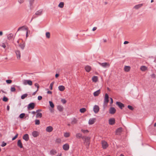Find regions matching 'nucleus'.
<instances>
[{"mask_svg":"<svg viewBox=\"0 0 156 156\" xmlns=\"http://www.w3.org/2000/svg\"><path fill=\"white\" fill-rule=\"evenodd\" d=\"M99 108L97 105H95L93 108V111L95 113H97L99 111Z\"/></svg>","mask_w":156,"mask_h":156,"instance_id":"9d476101","label":"nucleus"},{"mask_svg":"<svg viewBox=\"0 0 156 156\" xmlns=\"http://www.w3.org/2000/svg\"><path fill=\"white\" fill-rule=\"evenodd\" d=\"M42 110L41 109H38L36 111V113H39L38 112L41 111Z\"/></svg>","mask_w":156,"mask_h":156,"instance_id":"052dcab7","label":"nucleus"},{"mask_svg":"<svg viewBox=\"0 0 156 156\" xmlns=\"http://www.w3.org/2000/svg\"><path fill=\"white\" fill-rule=\"evenodd\" d=\"M61 141V140L60 138H58L56 140V142L58 143H60Z\"/></svg>","mask_w":156,"mask_h":156,"instance_id":"de8ad7c7","label":"nucleus"},{"mask_svg":"<svg viewBox=\"0 0 156 156\" xmlns=\"http://www.w3.org/2000/svg\"><path fill=\"white\" fill-rule=\"evenodd\" d=\"M92 81L94 82H96L98 80V77L97 76H94L92 78Z\"/></svg>","mask_w":156,"mask_h":156,"instance_id":"c85d7f7f","label":"nucleus"},{"mask_svg":"<svg viewBox=\"0 0 156 156\" xmlns=\"http://www.w3.org/2000/svg\"><path fill=\"white\" fill-rule=\"evenodd\" d=\"M64 5V3L63 2H60L58 5V7L60 8H62L63 7Z\"/></svg>","mask_w":156,"mask_h":156,"instance_id":"7c9ffc66","label":"nucleus"},{"mask_svg":"<svg viewBox=\"0 0 156 156\" xmlns=\"http://www.w3.org/2000/svg\"><path fill=\"white\" fill-rule=\"evenodd\" d=\"M39 133L37 131H34L32 133V135L34 137H37L39 135Z\"/></svg>","mask_w":156,"mask_h":156,"instance_id":"a211bd4d","label":"nucleus"},{"mask_svg":"<svg viewBox=\"0 0 156 156\" xmlns=\"http://www.w3.org/2000/svg\"><path fill=\"white\" fill-rule=\"evenodd\" d=\"M124 70L126 72H129L130 69V67L129 66H125L124 67Z\"/></svg>","mask_w":156,"mask_h":156,"instance_id":"5701e85b","label":"nucleus"},{"mask_svg":"<svg viewBox=\"0 0 156 156\" xmlns=\"http://www.w3.org/2000/svg\"><path fill=\"white\" fill-rule=\"evenodd\" d=\"M128 43H129V42L128 41H126L124 42V44H128Z\"/></svg>","mask_w":156,"mask_h":156,"instance_id":"0e129e2a","label":"nucleus"},{"mask_svg":"<svg viewBox=\"0 0 156 156\" xmlns=\"http://www.w3.org/2000/svg\"><path fill=\"white\" fill-rule=\"evenodd\" d=\"M19 46L23 50L25 46V44L24 43L19 44Z\"/></svg>","mask_w":156,"mask_h":156,"instance_id":"2f4dec72","label":"nucleus"},{"mask_svg":"<svg viewBox=\"0 0 156 156\" xmlns=\"http://www.w3.org/2000/svg\"><path fill=\"white\" fill-rule=\"evenodd\" d=\"M49 103L50 104V107L52 108H53L54 107V105L51 101H49Z\"/></svg>","mask_w":156,"mask_h":156,"instance_id":"e433bc0d","label":"nucleus"},{"mask_svg":"<svg viewBox=\"0 0 156 156\" xmlns=\"http://www.w3.org/2000/svg\"><path fill=\"white\" fill-rule=\"evenodd\" d=\"M69 145L68 144H66L63 146V148L65 151H67L69 149Z\"/></svg>","mask_w":156,"mask_h":156,"instance_id":"4468645a","label":"nucleus"},{"mask_svg":"<svg viewBox=\"0 0 156 156\" xmlns=\"http://www.w3.org/2000/svg\"><path fill=\"white\" fill-rule=\"evenodd\" d=\"M115 109L114 107L110 108L109 109V113L112 114H114L116 112Z\"/></svg>","mask_w":156,"mask_h":156,"instance_id":"ddd939ff","label":"nucleus"},{"mask_svg":"<svg viewBox=\"0 0 156 156\" xmlns=\"http://www.w3.org/2000/svg\"><path fill=\"white\" fill-rule=\"evenodd\" d=\"M110 99H111V103L112 104L113 102V100H112V98H110Z\"/></svg>","mask_w":156,"mask_h":156,"instance_id":"774afa93","label":"nucleus"},{"mask_svg":"<svg viewBox=\"0 0 156 156\" xmlns=\"http://www.w3.org/2000/svg\"><path fill=\"white\" fill-rule=\"evenodd\" d=\"M28 94H24L23 95H22L21 96V98L22 99H24L25 98L27 97V96Z\"/></svg>","mask_w":156,"mask_h":156,"instance_id":"58836bf2","label":"nucleus"},{"mask_svg":"<svg viewBox=\"0 0 156 156\" xmlns=\"http://www.w3.org/2000/svg\"><path fill=\"white\" fill-rule=\"evenodd\" d=\"M102 148L105 149L108 147V145L106 142L105 141H102Z\"/></svg>","mask_w":156,"mask_h":156,"instance_id":"423d86ee","label":"nucleus"},{"mask_svg":"<svg viewBox=\"0 0 156 156\" xmlns=\"http://www.w3.org/2000/svg\"><path fill=\"white\" fill-rule=\"evenodd\" d=\"M43 13V10L42 9H40L39 10L36 11L35 12V14L33 15L31 20V21H32L33 19L35 18L36 17L35 16V15H37V16H39L41 15Z\"/></svg>","mask_w":156,"mask_h":156,"instance_id":"f03ea898","label":"nucleus"},{"mask_svg":"<svg viewBox=\"0 0 156 156\" xmlns=\"http://www.w3.org/2000/svg\"><path fill=\"white\" fill-rule=\"evenodd\" d=\"M42 116V114L41 113H37V114L36 115V117L37 118H41Z\"/></svg>","mask_w":156,"mask_h":156,"instance_id":"c9c22d12","label":"nucleus"},{"mask_svg":"<svg viewBox=\"0 0 156 156\" xmlns=\"http://www.w3.org/2000/svg\"><path fill=\"white\" fill-rule=\"evenodd\" d=\"M40 122V121L39 120L36 119L35 120V124L36 125H39Z\"/></svg>","mask_w":156,"mask_h":156,"instance_id":"c03bdc74","label":"nucleus"},{"mask_svg":"<svg viewBox=\"0 0 156 156\" xmlns=\"http://www.w3.org/2000/svg\"><path fill=\"white\" fill-rule=\"evenodd\" d=\"M37 98L38 100H41L42 98V97L41 96H39Z\"/></svg>","mask_w":156,"mask_h":156,"instance_id":"13d9d810","label":"nucleus"},{"mask_svg":"<svg viewBox=\"0 0 156 156\" xmlns=\"http://www.w3.org/2000/svg\"><path fill=\"white\" fill-rule=\"evenodd\" d=\"M109 123L110 125H112L115 123V119L114 118H111L109 120Z\"/></svg>","mask_w":156,"mask_h":156,"instance_id":"6ab92c4d","label":"nucleus"},{"mask_svg":"<svg viewBox=\"0 0 156 156\" xmlns=\"http://www.w3.org/2000/svg\"><path fill=\"white\" fill-rule=\"evenodd\" d=\"M15 52L17 59L18 60H20V59L21 57L20 51L19 50H17Z\"/></svg>","mask_w":156,"mask_h":156,"instance_id":"1a4fd4ad","label":"nucleus"},{"mask_svg":"<svg viewBox=\"0 0 156 156\" xmlns=\"http://www.w3.org/2000/svg\"><path fill=\"white\" fill-rule=\"evenodd\" d=\"M77 120L75 118L72 119L71 120V123L72 124H76L77 123Z\"/></svg>","mask_w":156,"mask_h":156,"instance_id":"a878e982","label":"nucleus"},{"mask_svg":"<svg viewBox=\"0 0 156 156\" xmlns=\"http://www.w3.org/2000/svg\"><path fill=\"white\" fill-rule=\"evenodd\" d=\"M26 30V37H27L28 36V30H27V28H24L23 26L22 27H19L18 30V31L20 30Z\"/></svg>","mask_w":156,"mask_h":156,"instance_id":"0eeeda50","label":"nucleus"},{"mask_svg":"<svg viewBox=\"0 0 156 156\" xmlns=\"http://www.w3.org/2000/svg\"><path fill=\"white\" fill-rule=\"evenodd\" d=\"M53 130V128L51 126H49L47 127L46 129V131L48 133H50Z\"/></svg>","mask_w":156,"mask_h":156,"instance_id":"9b49d317","label":"nucleus"},{"mask_svg":"<svg viewBox=\"0 0 156 156\" xmlns=\"http://www.w3.org/2000/svg\"><path fill=\"white\" fill-rule=\"evenodd\" d=\"M122 131V128L121 127H120L118 128L115 132V133L116 135H120Z\"/></svg>","mask_w":156,"mask_h":156,"instance_id":"f8f14e48","label":"nucleus"},{"mask_svg":"<svg viewBox=\"0 0 156 156\" xmlns=\"http://www.w3.org/2000/svg\"><path fill=\"white\" fill-rule=\"evenodd\" d=\"M143 4H140L136 5L133 7V8L135 9H138L141 7L143 6Z\"/></svg>","mask_w":156,"mask_h":156,"instance_id":"dca6fc26","label":"nucleus"},{"mask_svg":"<svg viewBox=\"0 0 156 156\" xmlns=\"http://www.w3.org/2000/svg\"><path fill=\"white\" fill-rule=\"evenodd\" d=\"M6 143L4 142H3L2 143V144L1 145V146L2 147H4L6 146Z\"/></svg>","mask_w":156,"mask_h":156,"instance_id":"5fc2aeb1","label":"nucleus"},{"mask_svg":"<svg viewBox=\"0 0 156 156\" xmlns=\"http://www.w3.org/2000/svg\"><path fill=\"white\" fill-rule=\"evenodd\" d=\"M95 118H92L90 119L89 121V124L90 125L93 124L95 122Z\"/></svg>","mask_w":156,"mask_h":156,"instance_id":"b1692460","label":"nucleus"},{"mask_svg":"<svg viewBox=\"0 0 156 156\" xmlns=\"http://www.w3.org/2000/svg\"><path fill=\"white\" fill-rule=\"evenodd\" d=\"M100 93V90H98L94 92V96H97L99 95Z\"/></svg>","mask_w":156,"mask_h":156,"instance_id":"bb28decb","label":"nucleus"},{"mask_svg":"<svg viewBox=\"0 0 156 156\" xmlns=\"http://www.w3.org/2000/svg\"><path fill=\"white\" fill-rule=\"evenodd\" d=\"M151 77L153 78H155V77H156V75H155L154 74V73H153L151 75Z\"/></svg>","mask_w":156,"mask_h":156,"instance_id":"6e6d98bb","label":"nucleus"},{"mask_svg":"<svg viewBox=\"0 0 156 156\" xmlns=\"http://www.w3.org/2000/svg\"><path fill=\"white\" fill-rule=\"evenodd\" d=\"M35 104L34 103H30L28 105V109H33L35 107Z\"/></svg>","mask_w":156,"mask_h":156,"instance_id":"6e6552de","label":"nucleus"},{"mask_svg":"<svg viewBox=\"0 0 156 156\" xmlns=\"http://www.w3.org/2000/svg\"><path fill=\"white\" fill-rule=\"evenodd\" d=\"M17 146L20 148L23 147V144L20 140H18L17 143Z\"/></svg>","mask_w":156,"mask_h":156,"instance_id":"412c9836","label":"nucleus"},{"mask_svg":"<svg viewBox=\"0 0 156 156\" xmlns=\"http://www.w3.org/2000/svg\"><path fill=\"white\" fill-rule=\"evenodd\" d=\"M1 46L4 48H5L6 47L4 43H3L1 45Z\"/></svg>","mask_w":156,"mask_h":156,"instance_id":"bf43d9fd","label":"nucleus"},{"mask_svg":"<svg viewBox=\"0 0 156 156\" xmlns=\"http://www.w3.org/2000/svg\"><path fill=\"white\" fill-rule=\"evenodd\" d=\"M61 101L63 104H65L66 102V100L64 99H62L61 100Z\"/></svg>","mask_w":156,"mask_h":156,"instance_id":"a18cd8bd","label":"nucleus"},{"mask_svg":"<svg viewBox=\"0 0 156 156\" xmlns=\"http://www.w3.org/2000/svg\"><path fill=\"white\" fill-rule=\"evenodd\" d=\"M18 134H17L12 139V140H15V139H16L17 137H18Z\"/></svg>","mask_w":156,"mask_h":156,"instance_id":"864d4df0","label":"nucleus"},{"mask_svg":"<svg viewBox=\"0 0 156 156\" xmlns=\"http://www.w3.org/2000/svg\"><path fill=\"white\" fill-rule=\"evenodd\" d=\"M6 82L7 83L10 84L12 82V80H7Z\"/></svg>","mask_w":156,"mask_h":156,"instance_id":"09e8293b","label":"nucleus"},{"mask_svg":"<svg viewBox=\"0 0 156 156\" xmlns=\"http://www.w3.org/2000/svg\"><path fill=\"white\" fill-rule=\"evenodd\" d=\"M128 108L129 109L131 110H132L133 109V108L131 106H130V105H128Z\"/></svg>","mask_w":156,"mask_h":156,"instance_id":"603ef678","label":"nucleus"},{"mask_svg":"<svg viewBox=\"0 0 156 156\" xmlns=\"http://www.w3.org/2000/svg\"><path fill=\"white\" fill-rule=\"evenodd\" d=\"M54 84V82H52L50 84L49 88L51 90H52V87Z\"/></svg>","mask_w":156,"mask_h":156,"instance_id":"79ce46f5","label":"nucleus"},{"mask_svg":"<svg viewBox=\"0 0 156 156\" xmlns=\"http://www.w3.org/2000/svg\"><path fill=\"white\" fill-rule=\"evenodd\" d=\"M7 109L8 111H9V105H8L7 106Z\"/></svg>","mask_w":156,"mask_h":156,"instance_id":"69168bd1","label":"nucleus"},{"mask_svg":"<svg viewBox=\"0 0 156 156\" xmlns=\"http://www.w3.org/2000/svg\"><path fill=\"white\" fill-rule=\"evenodd\" d=\"M96 29H97V28H96V27H93V28L92 30H93V31H95V30H96Z\"/></svg>","mask_w":156,"mask_h":156,"instance_id":"e2e57ef3","label":"nucleus"},{"mask_svg":"<svg viewBox=\"0 0 156 156\" xmlns=\"http://www.w3.org/2000/svg\"><path fill=\"white\" fill-rule=\"evenodd\" d=\"M70 136L69 133L68 132H66L64 133V136L65 137H68Z\"/></svg>","mask_w":156,"mask_h":156,"instance_id":"4c0bfd02","label":"nucleus"},{"mask_svg":"<svg viewBox=\"0 0 156 156\" xmlns=\"http://www.w3.org/2000/svg\"><path fill=\"white\" fill-rule=\"evenodd\" d=\"M58 90L61 91H63L65 89V87L63 86L60 85L58 87Z\"/></svg>","mask_w":156,"mask_h":156,"instance_id":"c756f323","label":"nucleus"},{"mask_svg":"<svg viewBox=\"0 0 156 156\" xmlns=\"http://www.w3.org/2000/svg\"><path fill=\"white\" fill-rule=\"evenodd\" d=\"M109 97L107 94L106 93L105 94V96L104 99V108L107 106L108 103L109 101Z\"/></svg>","mask_w":156,"mask_h":156,"instance_id":"f257e3e1","label":"nucleus"},{"mask_svg":"<svg viewBox=\"0 0 156 156\" xmlns=\"http://www.w3.org/2000/svg\"><path fill=\"white\" fill-rule=\"evenodd\" d=\"M25 115V114L24 113H21L19 117L21 119H22L24 117Z\"/></svg>","mask_w":156,"mask_h":156,"instance_id":"a19ab883","label":"nucleus"},{"mask_svg":"<svg viewBox=\"0 0 156 156\" xmlns=\"http://www.w3.org/2000/svg\"><path fill=\"white\" fill-rule=\"evenodd\" d=\"M76 136L77 138H82V139L83 138V137H82V134L80 133H78L76 134Z\"/></svg>","mask_w":156,"mask_h":156,"instance_id":"cd10ccee","label":"nucleus"},{"mask_svg":"<svg viewBox=\"0 0 156 156\" xmlns=\"http://www.w3.org/2000/svg\"><path fill=\"white\" fill-rule=\"evenodd\" d=\"M85 69L87 72H89L91 70V68L89 66H87L85 67Z\"/></svg>","mask_w":156,"mask_h":156,"instance_id":"4be33fe9","label":"nucleus"},{"mask_svg":"<svg viewBox=\"0 0 156 156\" xmlns=\"http://www.w3.org/2000/svg\"><path fill=\"white\" fill-rule=\"evenodd\" d=\"M23 138L26 141H28L29 139L28 135L27 134H25L23 136Z\"/></svg>","mask_w":156,"mask_h":156,"instance_id":"f3484780","label":"nucleus"},{"mask_svg":"<svg viewBox=\"0 0 156 156\" xmlns=\"http://www.w3.org/2000/svg\"><path fill=\"white\" fill-rule=\"evenodd\" d=\"M81 131L84 133H86L88 132V131L87 130H84L82 129L81 130Z\"/></svg>","mask_w":156,"mask_h":156,"instance_id":"37998d69","label":"nucleus"},{"mask_svg":"<svg viewBox=\"0 0 156 156\" xmlns=\"http://www.w3.org/2000/svg\"><path fill=\"white\" fill-rule=\"evenodd\" d=\"M58 109L60 112H62V111L63 109V107L61 105L58 106L57 107Z\"/></svg>","mask_w":156,"mask_h":156,"instance_id":"f704fd0d","label":"nucleus"},{"mask_svg":"<svg viewBox=\"0 0 156 156\" xmlns=\"http://www.w3.org/2000/svg\"><path fill=\"white\" fill-rule=\"evenodd\" d=\"M90 138L89 137H86L85 138L84 143L87 145L89 146L90 144Z\"/></svg>","mask_w":156,"mask_h":156,"instance_id":"39448f33","label":"nucleus"},{"mask_svg":"<svg viewBox=\"0 0 156 156\" xmlns=\"http://www.w3.org/2000/svg\"><path fill=\"white\" fill-rule=\"evenodd\" d=\"M116 104L121 109H122V108L124 107V105L120 102H116Z\"/></svg>","mask_w":156,"mask_h":156,"instance_id":"2eb2a0df","label":"nucleus"},{"mask_svg":"<svg viewBox=\"0 0 156 156\" xmlns=\"http://www.w3.org/2000/svg\"><path fill=\"white\" fill-rule=\"evenodd\" d=\"M50 153L51 155H55L56 154V152L55 150H52L50 151Z\"/></svg>","mask_w":156,"mask_h":156,"instance_id":"473e14b6","label":"nucleus"},{"mask_svg":"<svg viewBox=\"0 0 156 156\" xmlns=\"http://www.w3.org/2000/svg\"><path fill=\"white\" fill-rule=\"evenodd\" d=\"M18 2L20 4H21L23 2L24 0H18Z\"/></svg>","mask_w":156,"mask_h":156,"instance_id":"4d7b16f0","label":"nucleus"},{"mask_svg":"<svg viewBox=\"0 0 156 156\" xmlns=\"http://www.w3.org/2000/svg\"><path fill=\"white\" fill-rule=\"evenodd\" d=\"M86 111V109L85 108H82L80 109V111L81 113H84Z\"/></svg>","mask_w":156,"mask_h":156,"instance_id":"ea45409f","label":"nucleus"},{"mask_svg":"<svg viewBox=\"0 0 156 156\" xmlns=\"http://www.w3.org/2000/svg\"><path fill=\"white\" fill-rule=\"evenodd\" d=\"M59 76V74H56L55 75V76L56 78L58 77Z\"/></svg>","mask_w":156,"mask_h":156,"instance_id":"338daca9","label":"nucleus"},{"mask_svg":"<svg viewBox=\"0 0 156 156\" xmlns=\"http://www.w3.org/2000/svg\"><path fill=\"white\" fill-rule=\"evenodd\" d=\"M98 63L104 68H108L110 66V64L108 62L101 63L98 62Z\"/></svg>","mask_w":156,"mask_h":156,"instance_id":"7ed1b4c3","label":"nucleus"},{"mask_svg":"<svg viewBox=\"0 0 156 156\" xmlns=\"http://www.w3.org/2000/svg\"><path fill=\"white\" fill-rule=\"evenodd\" d=\"M23 84L24 85L27 84L31 86L32 85V82L30 80H24L22 81Z\"/></svg>","mask_w":156,"mask_h":156,"instance_id":"20e7f679","label":"nucleus"},{"mask_svg":"<svg viewBox=\"0 0 156 156\" xmlns=\"http://www.w3.org/2000/svg\"><path fill=\"white\" fill-rule=\"evenodd\" d=\"M16 91V89L14 87H11V92H14Z\"/></svg>","mask_w":156,"mask_h":156,"instance_id":"49530a36","label":"nucleus"},{"mask_svg":"<svg viewBox=\"0 0 156 156\" xmlns=\"http://www.w3.org/2000/svg\"><path fill=\"white\" fill-rule=\"evenodd\" d=\"M45 36L46 38L49 39L50 37V34L48 32H46L45 33Z\"/></svg>","mask_w":156,"mask_h":156,"instance_id":"72a5a7b5","label":"nucleus"},{"mask_svg":"<svg viewBox=\"0 0 156 156\" xmlns=\"http://www.w3.org/2000/svg\"><path fill=\"white\" fill-rule=\"evenodd\" d=\"M8 100V98L5 97H4L3 98V101L6 102Z\"/></svg>","mask_w":156,"mask_h":156,"instance_id":"8fccbe9b","label":"nucleus"},{"mask_svg":"<svg viewBox=\"0 0 156 156\" xmlns=\"http://www.w3.org/2000/svg\"><path fill=\"white\" fill-rule=\"evenodd\" d=\"M30 6H31L34 3V0H29Z\"/></svg>","mask_w":156,"mask_h":156,"instance_id":"3c124183","label":"nucleus"},{"mask_svg":"<svg viewBox=\"0 0 156 156\" xmlns=\"http://www.w3.org/2000/svg\"><path fill=\"white\" fill-rule=\"evenodd\" d=\"M34 85L35 86V87H37V90H36V91H35V92H34L33 94H32V95H35L36 94V93L38 91V89L39 88V85H38V84L37 83H35L34 84Z\"/></svg>","mask_w":156,"mask_h":156,"instance_id":"aec40b11","label":"nucleus"},{"mask_svg":"<svg viewBox=\"0 0 156 156\" xmlns=\"http://www.w3.org/2000/svg\"><path fill=\"white\" fill-rule=\"evenodd\" d=\"M47 93L48 94H52V92L51 91H48L47 92Z\"/></svg>","mask_w":156,"mask_h":156,"instance_id":"680f3d73","label":"nucleus"},{"mask_svg":"<svg viewBox=\"0 0 156 156\" xmlns=\"http://www.w3.org/2000/svg\"><path fill=\"white\" fill-rule=\"evenodd\" d=\"M140 69L142 71H145L147 69V68L145 66H142L140 67Z\"/></svg>","mask_w":156,"mask_h":156,"instance_id":"393cba45","label":"nucleus"}]
</instances>
